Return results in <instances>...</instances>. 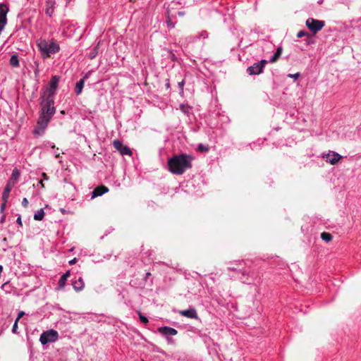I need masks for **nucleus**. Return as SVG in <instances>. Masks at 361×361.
<instances>
[{
    "label": "nucleus",
    "instance_id": "nucleus-1",
    "mask_svg": "<svg viewBox=\"0 0 361 361\" xmlns=\"http://www.w3.org/2000/svg\"><path fill=\"white\" fill-rule=\"evenodd\" d=\"M41 99L40 115L34 130V134L38 135H40L44 133L51 117L55 114L54 97L46 96L43 98L42 95Z\"/></svg>",
    "mask_w": 361,
    "mask_h": 361
},
{
    "label": "nucleus",
    "instance_id": "nucleus-2",
    "mask_svg": "<svg viewBox=\"0 0 361 361\" xmlns=\"http://www.w3.org/2000/svg\"><path fill=\"white\" fill-rule=\"evenodd\" d=\"M194 158L187 154H180L173 156L168 161L170 172L176 175H182L187 169L192 168V161Z\"/></svg>",
    "mask_w": 361,
    "mask_h": 361
},
{
    "label": "nucleus",
    "instance_id": "nucleus-3",
    "mask_svg": "<svg viewBox=\"0 0 361 361\" xmlns=\"http://www.w3.org/2000/svg\"><path fill=\"white\" fill-rule=\"evenodd\" d=\"M37 46L44 59L49 57L51 54L58 52L60 49L59 45L55 42H48L43 39H39L37 41Z\"/></svg>",
    "mask_w": 361,
    "mask_h": 361
},
{
    "label": "nucleus",
    "instance_id": "nucleus-4",
    "mask_svg": "<svg viewBox=\"0 0 361 361\" xmlns=\"http://www.w3.org/2000/svg\"><path fill=\"white\" fill-rule=\"evenodd\" d=\"M306 26L310 29L314 34L321 30L325 25V23L323 20H316L313 18H309L306 20Z\"/></svg>",
    "mask_w": 361,
    "mask_h": 361
},
{
    "label": "nucleus",
    "instance_id": "nucleus-5",
    "mask_svg": "<svg viewBox=\"0 0 361 361\" xmlns=\"http://www.w3.org/2000/svg\"><path fill=\"white\" fill-rule=\"evenodd\" d=\"M58 332L55 330L51 329L42 333L40 336L39 341L42 344L44 345L47 343L56 341L58 338Z\"/></svg>",
    "mask_w": 361,
    "mask_h": 361
},
{
    "label": "nucleus",
    "instance_id": "nucleus-6",
    "mask_svg": "<svg viewBox=\"0 0 361 361\" xmlns=\"http://www.w3.org/2000/svg\"><path fill=\"white\" fill-rule=\"evenodd\" d=\"M267 63V61L262 59L257 63H255L252 66L247 69V72L250 75H259L262 73L264 66Z\"/></svg>",
    "mask_w": 361,
    "mask_h": 361
},
{
    "label": "nucleus",
    "instance_id": "nucleus-7",
    "mask_svg": "<svg viewBox=\"0 0 361 361\" xmlns=\"http://www.w3.org/2000/svg\"><path fill=\"white\" fill-rule=\"evenodd\" d=\"M59 78L57 76H53L49 82V87L43 92L42 97L44 98L46 96L54 97L55 90L58 86Z\"/></svg>",
    "mask_w": 361,
    "mask_h": 361
},
{
    "label": "nucleus",
    "instance_id": "nucleus-8",
    "mask_svg": "<svg viewBox=\"0 0 361 361\" xmlns=\"http://www.w3.org/2000/svg\"><path fill=\"white\" fill-rule=\"evenodd\" d=\"M114 147L119 152L121 155L131 156L133 152L131 149L126 145H124L120 140H115L113 142Z\"/></svg>",
    "mask_w": 361,
    "mask_h": 361
},
{
    "label": "nucleus",
    "instance_id": "nucleus-9",
    "mask_svg": "<svg viewBox=\"0 0 361 361\" xmlns=\"http://www.w3.org/2000/svg\"><path fill=\"white\" fill-rule=\"evenodd\" d=\"M323 159L331 165L338 164L342 159V156L335 152H329L327 154H323Z\"/></svg>",
    "mask_w": 361,
    "mask_h": 361
},
{
    "label": "nucleus",
    "instance_id": "nucleus-10",
    "mask_svg": "<svg viewBox=\"0 0 361 361\" xmlns=\"http://www.w3.org/2000/svg\"><path fill=\"white\" fill-rule=\"evenodd\" d=\"M8 12V8L4 4H0V26L4 27L6 23L7 18L6 15Z\"/></svg>",
    "mask_w": 361,
    "mask_h": 361
},
{
    "label": "nucleus",
    "instance_id": "nucleus-11",
    "mask_svg": "<svg viewBox=\"0 0 361 361\" xmlns=\"http://www.w3.org/2000/svg\"><path fill=\"white\" fill-rule=\"evenodd\" d=\"M178 314H180L183 317L190 318V319H198L197 313L194 308H190L188 310H179Z\"/></svg>",
    "mask_w": 361,
    "mask_h": 361
},
{
    "label": "nucleus",
    "instance_id": "nucleus-12",
    "mask_svg": "<svg viewBox=\"0 0 361 361\" xmlns=\"http://www.w3.org/2000/svg\"><path fill=\"white\" fill-rule=\"evenodd\" d=\"M109 191V188L104 185H99L94 188L92 192V197L101 196Z\"/></svg>",
    "mask_w": 361,
    "mask_h": 361
},
{
    "label": "nucleus",
    "instance_id": "nucleus-13",
    "mask_svg": "<svg viewBox=\"0 0 361 361\" xmlns=\"http://www.w3.org/2000/svg\"><path fill=\"white\" fill-rule=\"evenodd\" d=\"M158 331L159 333H161V334L165 335V336H166V335L175 336L178 333V331L175 329L168 327V326L160 327V328H159Z\"/></svg>",
    "mask_w": 361,
    "mask_h": 361
},
{
    "label": "nucleus",
    "instance_id": "nucleus-14",
    "mask_svg": "<svg viewBox=\"0 0 361 361\" xmlns=\"http://www.w3.org/2000/svg\"><path fill=\"white\" fill-rule=\"evenodd\" d=\"M19 177H20L19 170L17 169H14L13 170L11 177L10 178L8 183H10V185H15L16 183L17 180H18Z\"/></svg>",
    "mask_w": 361,
    "mask_h": 361
},
{
    "label": "nucleus",
    "instance_id": "nucleus-15",
    "mask_svg": "<svg viewBox=\"0 0 361 361\" xmlns=\"http://www.w3.org/2000/svg\"><path fill=\"white\" fill-rule=\"evenodd\" d=\"M70 276V271H67L63 275H62L59 281V288L63 289L65 287L67 279Z\"/></svg>",
    "mask_w": 361,
    "mask_h": 361
},
{
    "label": "nucleus",
    "instance_id": "nucleus-16",
    "mask_svg": "<svg viewBox=\"0 0 361 361\" xmlns=\"http://www.w3.org/2000/svg\"><path fill=\"white\" fill-rule=\"evenodd\" d=\"M11 188H12V185H10V183H8L5 188H4V190L3 192V194H2V200L4 202H7L8 197H9V194H10V192L11 190Z\"/></svg>",
    "mask_w": 361,
    "mask_h": 361
},
{
    "label": "nucleus",
    "instance_id": "nucleus-17",
    "mask_svg": "<svg viewBox=\"0 0 361 361\" xmlns=\"http://www.w3.org/2000/svg\"><path fill=\"white\" fill-rule=\"evenodd\" d=\"M283 49L282 47H279L277 48L276 52L274 54L272 57L270 59L271 63H275L278 61V59L280 58L281 54H282Z\"/></svg>",
    "mask_w": 361,
    "mask_h": 361
},
{
    "label": "nucleus",
    "instance_id": "nucleus-18",
    "mask_svg": "<svg viewBox=\"0 0 361 361\" xmlns=\"http://www.w3.org/2000/svg\"><path fill=\"white\" fill-rule=\"evenodd\" d=\"M84 287L83 279L80 277L79 279L73 283V288L75 290L80 291Z\"/></svg>",
    "mask_w": 361,
    "mask_h": 361
},
{
    "label": "nucleus",
    "instance_id": "nucleus-19",
    "mask_svg": "<svg viewBox=\"0 0 361 361\" xmlns=\"http://www.w3.org/2000/svg\"><path fill=\"white\" fill-rule=\"evenodd\" d=\"M84 86V78L80 80L75 85V93L79 94L82 92V88Z\"/></svg>",
    "mask_w": 361,
    "mask_h": 361
},
{
    "label": "nucleus",
    "instance_id": "nucleus-20",
    "mask_svg": "<svg viewBox=\"0 0 361 361\" xmlns=\"http://www.w3.org/2000/svg\"><path fill=\"white\" fill-rule=\"evenodd\" d=\"M10 64L13 67H18L19 66V60L18 56L16 54L13 55L10 59Z\"/></svg>",
    "mask_w": 361,
    "mask_h": 361
},
{
    "label": "nucleus",
    "instance_id": "nucleus-21",
    "mask_svg": "<svg viewBox=\"0 0 361 361\" xmlns=\"http://www.w3.org/2000/svg\"><path fill=\"white\" fill-rule=\"evenodd\" d=\"M321 238L326 242V243H329L332 240V238H333V236L331 233H327V232H323L321 233Z\"/></svg>",
    "mask_w": 361,
    "mask_h": 361
},
{
    "label": "nucleus",
    "instance_id": "nucleus-22",
    "mask_svg": "<svg viewBox=\"0 0 361 361\" xmlns=\"http://www.w3.org/2000/svg\"><path fill=\"white\" fill-rule=\"evenodd\" d=\"M45 13H46V14H47L49 16H51L52 15V13H54V7H53L51 2H50V1L47 2V8H46Z\"/></svg>",
    "mask_w": 361,
    "mask_h": 361
},
{
    "label": "nucleus",
    "instance_id": "nucleus-23",
    "mask_svg": "<svg viewBox=\"0 0 361 361\" xmlns=\"http://www.w3.org/2000/svg\"><path fill=\"white\" fill-rule=\"evenodd\" d=\"M44 216V212L42 209H41L39 211H38L35 215H34V219L37 221H41L43 219Z\"/></svg>",
    "mask_w": 361,
    "mask_h": 361
},
{
    "label": "nucleus",
    "instance_id": "nucleus-24",
    "mask_svg": "<svg viewBox=\"0 0 361 361\" xmlns=\"http://www.w3.org/2000/svg\"><path fill=\"white\" fill-rule=\"evenodd\" d=\"M99 45H100V42H99L97 43V47L90 52L89 57L90 59H93L97 55V54H98L97 49H98V47Z\"/></svg>",
    "mask_w": 361,
    "mask_h": 361
},
{
    "label": "nucleus",
    "instance_id": "nucleus-25",
    "mask_svg": "<svg viewBox=\"0 0 361 361\" xmlns=\"http://www.w3.org/2000/svg\"><path fill=\"white\" fill-rule=\"evenodd\" d=\"M197 150L200 152H207L209 151V147L203 144H200L197 146Z\"/></svg>",
    "mask_w": 361,
    "mask_h": 361
},
{
    "label": "nucleus",
    "instance_id": "nucleus-26",
    "mask_svg": "<svg viewBox=\"0 0 361 361\" xmlns=\"http://www.w3.org/2000/svg\"><path fill=\"white\" fill-rule=\"evenodd\" d=\"M190 107L188 104H180V109L182 112L187 114L189 112Z\"/></svg>",
    "mask_w": 361,
    "mask_h": 361
},
{
    "label": "nucleus",
    "instance_id": "nucleus-27",
    "mask_svg": "<svg viewBox=\"0 0 361 361\" xmlns=\"http://www.w3.org/2000/svg\"><path fill=\"white\" fill-rule=\"evenodd\" d=\"M34 67H35V77H37L39 75V63L38 61L34 62Z\"/></svg>",
    "mask_w": 361,
    "mask_h": 361
},
{
    "label": "nucleus",
    "instance_id": "nucleus-28",
    "mask_svg": "<svg viewBox=\"0 0 361 361\" xmlns=\"http://www.w3.org/2000/svg\"><path fill=\"white\" fill-rule=\"evenodd\" d=\"M307 35H309L308 33L307 32H305V31H303V30L299 31L298 32V34H297V37L298 38H301V37H302L304 36H307Z\"/></svg>",
    "mask_w": 361,
    "mask_h": 361
},
{
    "label": "nucleus",
    "instance_id": "nucleus-29",
    "mask_svg": "<svg viewBox=\"0 0 361 361\" xmlns=\"http://www.w3.org/2000/svg\"><path fill=\"white\" fill-rule=\"evenodd\" d=\"M18 321H15V323L13 326V329H12V331L14 333V334H16L17 333V329H18Z\"/></svg>",
    "mask_w": 361,
    "mask_h": 361
},
{
    "label": "nucleus",
    "instance_id": "nucleus-30",
    "mask_svg": "<svg viewBox=\"0 0 361 361\" xmlns=\"http://www.w3.org/2000/svg\"><path fill=\"white\" fill-rule=\"evenodd\" d=\"M140 319L141 322L145 324H147L148 322L147 318L146 317L142 315L141 314H140Z\"/></svg>",
    "mask_w": 361,
    "mask_h": 361
},
{
    "label": "nucleus",
    "instance_id": "nucleus-31",
    "mask_svg": "<svg viewBox=\"0 0 361 361\" xmlns=\"http://www.w3.org/2000/svg\"><path fill=\"white\" fill-rule=\"evenodd\" d=\"M299 76H300L299 73H296L295 74H288V77L294 78V79H297Z\"/></svg>",
    "mask_w": 361,
    "mask_h": 361
},
{
    "label": "nucleus",
    "instance_id": "nucleus-32",
    "mask_svg": "<svg viewBox=\"0 0 361 361\" xmlns=\"http://www.w3.org/2000/svg\"><path fill=\"white\" fill-rule=\"evenodd\" d=\"M28 204V200L27 198H23V200H22V205L23 207H26Z\"/></svg>",
    "mask_w": 361,
    "mask_h": 361
},
{
    "label": "nucleus",
    "instance_id": "nucleus-33",
    "mask_svg": "<svg viewBox=\"0 0 361 361\" xmlns=\"http://www.w3.org/2000/svg\"><path fill=\"white\" fill-rule=\"evenodd\" d=\"M25 315V312L23 311L19 312L18 314V317L16 318V321H19V319Z\"/></svg>",
    "mask_w": 361,
    "mask_h": 361
},
{
    "label": "nucleus",
    "instance_id": "nucleus-34",
    "mask_svg": "<svg viewBox=\"0 0 361 361\" xmlns=\"http://www.w3.org/2000/svg\"><path fill=\"white\" fill-rule=\"evenodd\" d=\"M6 202H2L1 205V208H0V211L1 212H4L5 208H6Z\"/></svg>",
    "mask_w": 361,
    "mask_h": 361
},
{
    "label": "nucleus",
    "instance_id": "nucleus-35",
    "mask_svg": "<svg viewBox=\"0 0 361 361\" xmlns=\"http://www.w3.org/2000/svg\"><path fill=\"white\" fill-rule=\"evenodd\" d=\"M200 37H202L203 38H207V36H208V34L207 32V31L204 30L202 31L200 34Z\"/></svg>",
    "mask_w": 361,
    "mask_h": 361
},
{
    "label": "nucleus",
    "instance_id": "nucleus-36",
    "mask_svg": "<svg viewBox=\"0 0 361 361\" xmlns=\"http://www.w3.org/2000/svg\"><path fill=\"white\" fill-rule=\"evenodd\" d=\"M76 262H77V259H76V258H73V259H71V261H69V264H70L71 265H72V264H75V263H76Z\"/></svg>",
    "mask_w": 361,
    "mask_h": 361
},
{
    "label": "nucleus",
    "instance_id": "nucleus-37",
    "mask_svg": "<svg viewBox=\"0 0 361 361\" xmlns=\"http://www.w3.org/2000/svg\"><path fill=\"white\" fill-rule=\"evenodd\" d=\"M16 222H17V224H19V225L22 226V220H21V217H20V216H19V217L17 219Z\"/></svg>",
    "mask_w": 361,
    "mask_h": 361
},
{
    "label": "nucleus",
    "instance_id": "nucleus-38",
    "mask_svg": "<svg viewBox=\"0 0 361 361\" xmlns=\"http://www.w3.org/2000/svg\"><path fill=\"white\" fill-rule=\"evenodd\" d=\"M42 176L44 180L48 179V176L45 173H43Z\"/></svg>",
    "mask_w": 361,
    "mask_h": 361
},
{
    "label": "nucleus",
    "instance_id": "nucleus-39",
    "mask_svg": "<svg viewBox=\"0 0 361 361\" xmlns=\"http://www.w3.org/2000/svg\"><path fill=\"white\" fill-rule=\"evenodd\" d=\"M178 85H179V86H180V87H181V89H182V88H183V85H184V81H183V80H182L181 82H180L178 83Z\"/></svg>",
    "mask_w": 361,
    "mask_h": 361
},
{
    "label": "nucleus",
    "instance_id": "nucleus-40",
    "mask_svg": "<svg viewBox=\"0 0 361 361\" xmlns=\"http://www.w3.org/2000/svg\"><path fill=\"white\" fill-rule=\"evenodd\" d=\"M167 24L169 26H171V27H173V25H172V23H171V20H167Z\"/></svg>",
    "mask_w": 361,
    "mask_h": 361
},
{
    "label": "nucleus",
    "instance_id": "nucleus-41",
    "mask_svg": "<svg viewBox=\"0 0 361 361\" xmlns=\"http://www.w3.org/2000/svg\"><path fill=\"white\" fill-rule=\"evenodd\" d=\"M39 183H40V184H41L42 188H44V183H43V180H40V182H39Z\"/></svg>",
    "mask_w": 361,
    "mask_h": 361
},
{
    "label": "nucleus",
    "instance_id": "nucleus-42",
    "mask_svg": "<svg viewBox=\"0 0 361 361\" xmlns=\"http://www.w3.org/2000/svg\"><path fill=\"white\" fill-rule=\"evenodd\" d=\"M151 275V273L148 272L146 274V279L148 278Z\"/></svg>",
    "mask_w": 361,
    "mask_h": 361
},
{
    "label": "nucleus",
    "instance_id": "nucleus-43",
    "mask_svg": "<svg viewBox=\"0 0 361 361\" xmlns=\"http://www.w3.org/2000/svg\"><path fill=\"white\" fill-rule=\"evenodd\" d=\"M61 212L62 213H64V212H65V209H61Z\"/></svg>",
    "mask_w": 361,
    "mask_h": 361
},
{
    "label": "nucleus",
    "instance_id": "nucleus-44",
    "mask_svg": "<svg viewBox=\"0 0 361 361\" xmlns=\"http://www.w3.org/2000/svg\"><path fill=\"white\" fill-rule=\"evenodd\" d=\"M4 27L0 26V32L4 30Z\"/></svg>",
    "mask_w": 361,
    "mask_h": 361
},
{
    "label": "nucleus",
    "instance_id": "nucleus-45",
    "mask_svg": "<svg viewBox=\"0 0 361 361\" xmlns=\"http://www.w3.org/2000/svg\"><path fill=\"white\" fill-rule=\"evenodd\" d=\"M178 14H179V15H180V16H183V13H182V12H179V13H178Z\"/></svg>",
    "mask_w": 361,
    "mask_h": 361
},
{
    "label": "nucleus",
    "instance_id": "nucleus-46",
    "mask_svg": "<svg viewBox=\"0 0 361 361\" xmlns=\"http://www.w3.org/2000/svg\"><path fill=\"white\" fill-rule=\"evenodd\" d=\"M61 114H65V111H61Z\"/></svg>",
    "mask_w": 361,
    "mask_h": 361
}]
</instances>
